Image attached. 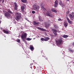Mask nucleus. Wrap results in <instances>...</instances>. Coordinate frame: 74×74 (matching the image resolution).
Instances as JSON below:
<instances>
[{
  "mask_svg": "<svg viewBox=\"0 0 74 74\" xmlns=\"http://www.w3.org/2000/svg\"><path fill=\"white\" fill-rule=\"evenodd\" d=\"M15 16H16L15 19L17 21H19V20L21 19V13H15Z\"/></svg>",
  "mask_w": 74,
  "mask_h": 74,
  "instance_id": "f257e3e1",
  "label": "nucleus"
},
{
  "mask_svg": "<svg viewBox=\"0 0 74 74\" xmlns=\"http://www.w3.org/2000/svg\"><path fill=\"white\" fill-rule=\"evenodd\" d=\"M27 34L26 33H23L22 34L21 37L22 39L23 40V41H24V42H26L25 38L27 37Z\"/></svg>",
  "mask_w": 74,
  "mask_h": 74,
  "instance_id": "f03ea898",
  "label": "nucleus"
},
{
  "mask_svg": "<svg viewBox=\"0 0 74 74\" xmlns=\"http://www.w3.org/2000/svg\"><path fill=\"white\" fill-rule=\"evenodd\" d=\"M63 42V39L62 38H60L59 39L56 40L57 45H60Z\"/></svg>",
  "mask_w": 74,
  "mask_h": 74,
  "instance_id": "7ed1b4c3",
  "label": "nucleus"
},
{
  "mask_svg": "<svg viewBox=\"0 0 74 74\" xmlns=\"http://www.w3.org/2000/svg\"><path fill=\"white\" fill-rule=\"evenodd\" d=\"M33 7L34 10L36 11H38L39 10V8H40V6L37 5H34L33 6Z\"/></svg>",
  "mask_w": 74,
  "mask_h": 74,
  "instance_id": "20e7f679",
  "label": "nucleus"
},
{
  "mask_svg": "<svg viewBox=\"0 0 74 74\" xmlns=\"http://www.w3.org/2000/svg\"><path fill=\"white\" fill-rule=\"evenodd\" d=\"M52 30L53 31V33L55 36H57L58 34H57V30H56V29L52 28Z\"/></svg>",
  "mask_w": 74,
  "mask_h": 74,
  "instance_id": "39448f33",
  "label": "nucleus"
},
{
  "mask_svg": "<svg viewBox=\"0 0 74 74\" xmlns=\"http://www.w3.org/2000/svg\"><path fill=\"white\" fill-rule=\"evenodd\" d=\"M4 15L6 17H10L11 14H10L8 12H6L4 14Z\"/></svg>",
  "mask_w": 74,
  "mask_h": 74,
  "instance_id": "423d86ee",
  "label": "nucleus"
},
{
  "mask_svg": "<svg viewBox=\"0 0 74 74\" xmlns=\"http://www.w3.org/2000/svg\"><path fill=\"white\" fill-rule=\"evenodd\" d=\"M59 3V4L62 6V8H64V7H65V5L64 4V3L63 4L62 1H60Z\"/></svg>",
  "mask_w": 74,
  "mask_h": 74,
  "instance_id": "0eeeda50",
  "label": "nucleus"
},
{
  "mask_svg": "<svg viewBox=\"0 0 74 74\" xmlns=\"http://www.w3.org/2000/svg\"><path fill=\"white\" fill-rule=\"evenodd\" d=\"M69 16L70 17V18L71 21H74V15H72L69 14Z\"/></svg>",
  "mask_w": 74,
  "mask_h": 74,
  "instance_id": "6e6552de",
  "label": "nucleus"
},
{
  "mask_svg": "<svg viewBox=\"0 0 74 74\" xmlns=\"http://www.w3.org/2000/svg\"><path fill=\"white\" fill-rule=\"evenodd\" d=\"M46 15L48 16H50L52 17V14L51 12H48L46 14Z\"/></svg>",
  "mask_w": 74,
  "mask_h": 74,
  "instance_id": "1a4fd4ad",
  "label": "nucleus"
},
{
  "mask_svg": "<svg viewBox=\"0 0 74 74\" xmlns=\"http://www.w3.org/2000/svg\"><path fill=\"white\" fill-rule=\"evenodd\" d=\"M66 19L69 23H70V24H72V21L70 20L69 18L67 17Z\"/></svg>",
  "mask_w": 74,
  "mask_h": 74,
  "instance_id": "9d476101",
  "label": "nucleus"
},
{
  "mask_svg": "<svg viewBox=\"0 0 74 74\" xmlns=\"http://www.w3.org/2000/svg\"><path fill=\"white\" fill-rule=\"evenodd\" d=\"M45 27H49L48 26H49V23H47V22H45Z\"/></svg>",
  "mask_w": 74,
  "mask_h": 74,
  "instance_id": "9b49d317",
  "label": "nucleus"
},
{
  "mask_svg": "<svg viewBox=\"0 0 74 74\" xmlns=\"http://www.w3.org/2000/svg\"><path fill=\"white\" fill-rule=\"evenodd\" d=\"M64 25L65 27H66L68 26V23L67 22H64Z\"/></svg>",
  "mask_w": 74,
  "mask_h": 74,
  "instance_id": "f8f14e48",
  "label": "nucleus"
},
{
  "mask_svg": "<svg viewBox=\"0 0 74 74\" xmlns=\"http://www.w3.org/2000/svg\"><path fill=\"white\" fill-rule=\"evenodd\" d=\"M34 25H37V26H38V22H36V21H34Z\"/></svg>",
  "mask_w": 74,
  "mask_h": 74,
  "instance_id": "ddd939ff",
  "label": "nucleus"
},
{
  "mask_svg": "<svg viewBox=\"0 0 74 74\" xmlns=\"http://www.w3.org/2000/svg\"><path fill=\"white\" fill-rule=\"evenodd\" d=\"M3 32L5 34H8L9 33V32L8 31L4 29L3 30Z\"/></svg>",
  "mask_w": 74,
  "mask_h": 74,
  "instance_id": "4468645a",
  "label": "nucleus"
},
{
  "mask_svg": "<svg viewBox=\"0 0 74 74\" xmlns=\"http://www.w3.org/2000/svg\"><path fill=\"white\" fill-rule=\"evenodd\" d=\"M69 51L70 52H71V53H73L74 52V51L73 50L71 49H69Z\"/></svg>",
  "mask_w": 74,
  "mask_h": 74,
  "instance_id": "2eb2a0df",
  "label": "nucleus"
},
{
  "mask_svg": "<svg viewBox=\"0 0 74 74\" xmlns=\"http://www.w3.org/2000/svg\"><path fill=\"white\" fill-rule=\"evenodd\" d=\"M45 41H47L48 40L50 39V38H49V37H46V38H45Z\"/></svg>",
  "mask_w": 74,
  "mask_h": 74,
  "instance_id": "dca6fc26",
  "label": "nucleus"
},
{
  "mask_svg": "<svg viewBox=\"0 0 74 74\" xmlns=\"http://www.w3.org/2000/svg\"><path fill=\"white\" fill-rule=\"evenodd\" d=\"M21 1L23 3H26L27 2V0H21Z\"/></svg>",
  "mask_w": 74,
  "mask_h": 74,
  "instance_id": "f3484780",
  "label": "nucleus"
},
{
  "mask_svg": "<svg viewBox=\"0 0 74 74\" xmlns=\"http://www.w3.org/2000/svg\"><path fill=\"white\" fill-rule=\"evenodd\" d=\"M54 28L56 29H58L59 28L58 25H54Z\"/></svg>",
  "mask_w": 74,
  "mask_h": 74,
  "instance_id": "a211bd4d",
  "label": "nucleus"
},
{
  "mask_svg": "<svg viewBox=\"0 0 74 74\" xmlns=\"http://www.w3.org/2000/svg\"><path fill=\"white\" fill-rule=\"evenodd\" d=\"M51 11H52L53 12H57V11L53 9H52Z\"/></svg>",
  "mask_w": 74,
  "mask_h": 74,
  "instance_id": "6ab92c4d",
  "label": "nucleus"
},
{
  "mask_svg": "<svg viewBox=\"0 0 74 74\" xmlns=\"http://www.w3.org/2000/svg\"><path fill=\"white\" fill-rule=\"evenodd\" d=\"M63 37L64 38H67L68 37H69V36L68 35H64L63 36Z\"/></svg>",
  "mask_w": 74,
  "mask_h": 74,
  "instance_id": "aec40b11",
  "label": "nucleus"
},
{
  "mask_svg": "<svg viewBox=\"0 0 74 74\" xmlns=\"http://www.w3.org/2000/svg\"><path fill=\"white\" fill-rule=\"evenodd\" d=\"M41 7H42V9H43L44 8V4L42 3L41 4Z\"/></svg>",
  "mask_w": 74,
  "mask_h": 74,
  "instance_id": "412c9836",
  "label": "nucleus"
},
{
  "mask_svg": "<svg viewBox=\"0 0 74 74\" xmlns=\"http://www.w3.org/2000/svg\"><path fill=\"white\" fill-rule=\"evenodd\" d=\"M30 49L31 50H34V47L33 46H32L30 47Z\"/></svg>",
  "mask_w": 74,
  "mask_h": 74,
  "instance_id": "4be33fe9",
  "label": "nucleus"
},
{
  "mask_svg": "<svg viewBox=\"0 0 74 74\" xmlns=\"http://www.w3.org/2000/svg\"><path fill=\"white\" fill-rule=\"evenodd\" d=\"M26 40H27V41H30V40H32V39L29 38H27L26 39Z\"/></svg>",
  "mask_w": 74,
  "mask_h": 74,
  "instance_id": "5701e85b",
  "label": "nucleus"
},
{
  "mask_svg": "<svg viewBox=\"0 0 74 74\" xmlns=\"http://www.w3.org/2000/svg\"><path fill=\"white\" fill-rule=\"evenodd\" d=\"M14 6L16 7H18V5H17V3L16 2L14 3Z\"/></svg>",
  "mask_w": 74,
  "mask_h": 74,
  "instance_id": "b1692460",
  "label": "nucleus"
},
{
  "mask_svg": "<svg viewBox=\"0 0 74 74\" xmlns=\"http://www.w3.org/2000/svg\"><path fill=\"white\" fill-rule=\"evenodd\" d=\"M39 20L40 21H43V20L42 18H41L40 17H39Z\"/></svg>",
  "mask_w": 74,
  "mask_h": 74,
  "instance_id": "393cba45",
  "label": "nucleus"
},
{
  "mask_svg": "<svg viewBox=\"0 0 74 74\" xmlns=\"http://www.w3.org/2000/svg\"><path fill=\"white\" fill-rule=\"evenodd\" d=\"M41 31H43V32H45L46 29H44V28H42L41 29Z\"/></svg>",
  "mask_w": 74,
  "mask_h": 74,
  "instance_id": "a878e982",
  "label": "nucleus"
},
{
  "mask_svg": "<svg viewBox=\"0 0 74 74\" xmlns=\"http://www.w3.org/2000/svg\"><path fill=\"white\" fill-rule=\"evenodd\" d=\"M58 4H57L56 3H55L54 5V6L55 7H57V6H58Z\"/></svg>",
  "mask_w": 74,
  "mask_h": 74,
  "instance_id": "bb28decb",
  "label": "nucleus"
},
{
  "mask_svg": "<svg viewBox=\"0 0 74 74\" xmlns=\"http://www.w3.org/2000/svg\"><path fill=\"white\" fill-rule=\"evenodd\" d=\"M55 3L56 4H58V1L57 0H56L55 2Z\"/></svg>",
  "mask_w": 74,
  "mask_h": 74,
  "instance_id": "cd10ccee",
  "label": "nucleus"
},
{
  "mask_svg": "<svg viewBox=\"0 0 74 74\" xmlns=\"http://www.w3.org/2000/svg\"><path fill=\"white\" fill-rule=\"evenodd\" d=\"M24 8H25V7L23 6H22L21 7V9L22 10H23Z\"/></svg>",
  "mask_w": 74,
  "mask_h": 74,
  "instance_id": "c85d7f7f",
  "label": "nucleus"
},
{
  "mask_svg": "<svg viewBox=\"0 0 74 74\" xmlns=\"http://www.w3.org/2000/svg\"><path fill=\"white\" fill-rule=\"evenodd\" d=\"M42 41H45V38H42L40 39Z\"/></svg>",
  "mask_w": 74,
  "mask_h": 74,
  "instance_id": "c756f323",
  "label": "nucleus"
},
{
  "mask_svg": "<svg viewBox=\"0 0 74 74\" xmlns=\"http://www.w3.org/2000/svg\"><path fill=\"white\" fill-rule=\"evenodd\" d=\"M37 28L38 29V30H41V28L40 27H37Z\"/></svg>",
  "mask_w": 74,
  "mask_h": 74,
  "instance_id": "7c9ffc66",
  "label": "nucleus"
},
{
  "mask_svg": "<svg viewBox=\"0 0 74 74\" xmlns=\"http://www.w3.org/2000/svg\"><path fill=\"white\" fill-rule=\"evenodd\" d=\"M8 12H9V13H10V14H12V12L11 11H8Z\"/></svg>",
  "mask_w": 74,
  "mask_h": 74,
  "instance_id": "2f4dec72",
  "label": "nucleus"
},
{
  "mask_svg": "<svg viewBox=\"0 0 74 74\" xmlns=\"http://www.w3.org/2000/svg\"><path fill=\"white\" fill-rule=\"evenodd\" d=\"M20 40L18 39L16 41L18 42V43H19V42H20Z\"/></svg>",
  "mask_w": 74,
  "mask_h": 74,
  "instance_id": "473e14b6",
  "label": "nucleus"
},
{
  "mask_svg": "<svg viewBox=\"0 0 74 74\" xmlns=\"http://www.w3.org/2000/svg\"><path fill=\"white\" fill-rule=\"evenodd\" d=\"M17 7H14V10H17Z\"/></svg>",
  "mask_w": 74,
  "mask_h": 74,
  "instance_id": "72a5a7b5",
  "label": "nucleus"
},
{
  "mask_svg": "<svg viewBox=\"0 0 74 74\" xmlns=\"http://www.w3.org/2000/svg\"><path fill=\"white\" fill-rule=\"evenodd\" d=\"M35 13L36 12H35V11H32V14H35Z\"/></svg>",
  "mask_w": 74,
  "mask_h": 74,
  "instance_id": "f704fd0d",
  "label": "nucleus"
},
{
  "mask_svg": "<svg viewBox=\"0 0 74 74\" xmlns=\"http://www.w3.org/2000/svg\"><path fill=\"white\" fill-rule=\"evenodd\" d=\"M43 10L44 11H46V9L45 8H44L43 9Z\"/></svg>",
  "mask_w": 74,
  "mask_h": 74,
  "instance_id": "c9c22d12",
  "label": "nucleus"
},
{
  "mask_svg": "<svg viewBox=\"0 0 74 74\" xmlns=\"http://www.w3.org/2000/svg\"><path fill=\"white\" fill-rule=\"evenodd\" d=\"M61 20V18H59L58 19V21H60Z\"/></svg>",
  "mask_w": 74,
  "mask_h": 74,
  "instance_id": "e433bc0d",
  "label": "nucleus"
},
{
  "mask_svg": "<svg viewBox=\"0 0 74 74\" xmlns=\"http://www.w3.org/2000/svg\"><path fill=\"white\" fill-rule=\"evenodd\" d=\"M4 2V0H2V3H3Z\"/></svg>",
  "mask_w": 74,
  "mask_h": 74,
  "instance_id": "4c0bfd02",
  "label": "nucleus"
},
{
  "mask_svg": "<svg viewBox=\"0 0 74 74\" xmlns=\"http://www.w3.org/2000/svg\"><path fill=\"white\" fill-rule=\"evenodd\" d=\"M72 15H74V13L73 12H72Z\"/></svg>",
  "mask_w": 74,
  "mask_h": 74,
  "instance_id": "58836bf2",
  "label": "nucleus"
},
{
  "mask_svg": "<svg viewBox=\"0 0 74 74\" xmlns=\"http://www.w3.org/2000/svg\"><path fill=\"white\" fill-rule=\"evenodd\" d=\"M1 30H3V28L1 27Z\"/></svg>",
  "mask_w": 74,
  "mask_h": 74,
  "instance_id": "ea45409f",
  "label": "nucleus"
},
{
  "mask_svg": "<svg viewBox=\"0 0 74 74\" xmlns=\"http://www.w3.org/2000/svg\"><path fill=\"white\" fill-rule=\"evenodd\" d=\"M73 45H74V42L73 43Z\"/></svg>",
  "mask_w": 74,
  "mask_h": 74,
  "instance_id": "a19ab883",
  "label": "nucleus"
},
{
  "mask_svg": "<svg viewBox=\"0 0 74 74\" xmlns=\"http://www.w3.org/2000/svg\"><path fill=\"white\" fill-rule=\"evenodd\" d=\"M67 1H69V0H67Z\"/></svg>",
  "mask_w": 74,
  "mask_h": 74,
  "instance_id": "79ce46f5",
  "label": "nucleus"
},
{
  "mask_svg": "<svg viewBox=\"0 0 74 74\" xmlns=\"http://www.w3.org/2000/svg\"><path fill=\"white\" fill-rule=\"evenodd\" d=\"M69 12H67V13H69Z\"/></svg>",
  "mask_w": 74,
  "mask_h": 74,
  "instance_id": "37998d69",
  "label": "nucleus"
},
{
  "mask_svg": "<svg viewBox=\"0 0 74 74\" xmlns=\"http://www.w3.org/2000/svg\"><path fill=\"white\" fill-rule=\"evenodd\" d=\"M0 1H1V0H0Z\"/></svg>",
  "mask_w": 74,
  "mask_h": 74,
  "instance_id": "c03bdc74",
  "label": "nucleus"
},
{
  "mask_svg": "<svg viewBox=\"0 0 74 74\" xmlns=\"http://www.w3.org/2000/svg\"><path fill=\"white\" fill-rule=\"evenodd\" d=\"M34 39H35V38H34Z\"/></svg>",
  "mask_w": 74,
  "mask_h": 74,
  "instance_id": "a18cd8bd",
  "label": "nucleus"
}]
</instances>
